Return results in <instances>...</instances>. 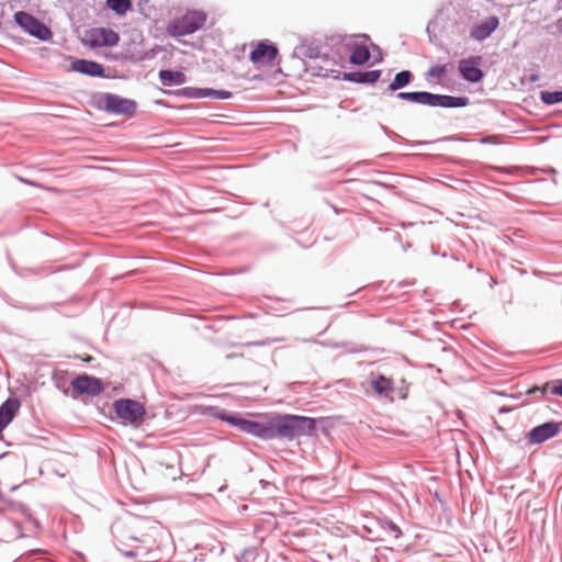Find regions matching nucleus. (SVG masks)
<instances>
[{
    "instance_id": "obj_4",
    "label": "nucleus",
    "mask_w": 562,
    "mask_h": 562,
    "mask_svg": "<svg viewBox=\"0 0 562 562\" xmlns=\"http://www.w3.org/2000/svg\"><path fill=\"white\" fill-rule=\"evenodd\" d=\"M120 41V35L106 27H94L85 33L82 42L85 45L95 47H111L115 46Z\"/></svg>"
},
{
    "instance_id": "obj_1",
    "label": "nucleus",
    "mask_w": 562,
    "mask_h": 562,
    "mask_svg": "<svg viewBox=\"0 0 562 562\" xmlns=\"http://www.w3.org/2000/svg\"><path fill=\"white\" fill-rule=\"evenodd\" d=\"M271 438L292 439L297 436L311 435L316 428V420L297 415H274L269 417Z\"/></svg>"
},
{
    "instance_id": "obj_9",
    "label": "nucleus",
    "mask_w": 562,
    "mask_h": 562,
    "mask_svg": "<svg viewBox=\"0 0 562 562\" xmlns=\"http://www.w3.org/2000/svg\"><path fill=\"white\" fill-rule=\"evenodd\" d=\"M71 387L80 395L87 394L92 396L101 394L104 390L103 383L99 378L87 374H81L75 378L71 381Z\"/></svg>"
},
{
    "instance_id": "obj_3",
    "label": "nucleus",
    "mask_w": 562,
    "mask_h": 562,
    "mask_svg": "<svg viewBox=\"0 0 562 562\" xmlns=\"http://www.w3.org/2000/svg\"><path fill=\"white\" fill-rule=\"evenodd\" d=\"M114 412L116 416L125 424H131L135 427L139 426L145 415L144 406L134 400H117L114 402Z\"/></svg>"
},
{
    "instance_id": "obj_30",
    "label": "nucleus",
    "mask_w": 562,
    "mask_h": 562,
    "mask_svg": "<svg viewBox=\"0 0 562 562\" xmlns=\"http://www.w3.org/2000/svg\"><path fill=\"white\" fill-rule=\"evenodd\" d=\"M557 24L559 30L562 31V18L558 20Z\"/></svg>"
},
{
    "instance_id": "obj_13",
    "label": "nucleus",
    "mask_w": 562,
    "mask_h": 562,
    "mask_svg": "<svg viewBox=\"0 0 562 562\" xmlns=\"http://www.w3.org/2000/svg\"><path fill=\"white\" fill-rule=\"evenodd\" d=\"M499 20L497 16H490L479 24L472 26L470 35L476 41H484L492 35V33L498 27Z\"/></svg>"
},
{
    "instance_id": "obj_15",
    "label": "nucleus",
    "mask_w": 562,
    "mask_h": 562,
    "mask_svg": "<svg viewBox=\"0 0 562 562\" xmlns=\"http://www.w3.org/2000/svg\"><path fill=\"white\" fill-rule=\"evenodd\" d=\"M469 100L465 97L440 95L431 93L429 99L430 106L442 108H462L468 104Z\"/></svg>"
},
{
    "instance_id": "obj_18",
    "label": "nucleus",
    "mask_w": 562,
    "mask_h": 562,
    "mask_svg": "<svg viewBox=\"0 0 562 562\" xmlns=\"http://www.w3.org/2000/svg\"><path fill=\"white\" fill-rule=\"evenodd\" d=\"M371 385L375 393L379 395L389 396L393 392L392 380L383 375H373L371 380Z\"/></svg>"
},
{
    "instance_id": "obj_12",
    "label": "nucleus",
    "mask_w": 562,
    "mask_h": 562,
    "mask_svg": "<svg viewBox=\"0 0 562 562\" xmlns=\"http://www.w3.org/2000/svg\"><path fill=\"white\" fill-rule=\"evenodd\" d=\"M20 408V401L16 397H9L0 406V440L3 439V429L13 420Z\"/></svg>"
},
{
    "instance_id": "obj_26",
    "label": "nucleus",
    "mask_w": 562,
    "mask_h": 562,
    "mask_svg": "<svg viewBox=\"0 0 562 562\" xmlns=\"http://www.w3.org/2000/svg\"><path fill=\"white\" fill-rule=\"evenodd\" d=\"M21 514L24 516V520L21 521V524L25 525L26 530H30V526H32L33 529H37L40 527V522L37 521V519L34 518L30 513L22 509Z\"/></svg>"
},
{
    "instance_id": "obj_23",
    "label": "nucleus",
    "mask_w": 562,
    "mask_h": 562,
    "mask_svg": "<svg viewBox=\"0 0 562 562\" xmlns=\"http://www.w3.org/2000/svg\"><path fill=\"white\" fill-rule=\"evenodd\" d=\"M106 4L117 15H124L126 12L132 10L131 0H108Z\"/></svg>"
},
{
    "instance_id": "obj_10",
    "label": "nucleus",
    "mask_w": 562,
    "mask_h": 562,
    "mask_svg": "<svg viewBox=\"0 0 562 562\" xmlns=\"http://www.w3.org/2000/svg\"><path fill=\"white\" fill-rule=\"evenodd\" d=\"M481 57H470L459 61V72L462 78L470 82H479L483 78V71L479 68Z\"/></svg>"
},
{
    "instance_id": "obj_24",
    "label": "nucleus",
    "mask_w": 562,
    "mask_h": 562,
    "mask_svg": "<svg viewBox=\"0 0 562 562\" xmlns=\"http://www.w3.org/2000/svg\"><path fill=\"white\" fill-rule=\"evenodd\" d=\"M540 99L546 104L562 102V91H541Z\"/></svg>"
},
{
    "instance_id": "obj_6",
    "label": "nucleus",
    "mask_w": 562,
    "mask_h": 562,
    "mask_svg": "<svg viewBox=\"0 0 562 562\" xmlns=\"http://www.w3.org/2000/svg\"><path fill=\"white\" fill-rule=\"evenodd\" d=\"M278 53L279 50L276 45L268 41H261L256 44V47L249 55V59L258 68L272 66Z\"/></svg>"
},
{
    "instance_id": "obj_31",
    "label": "nucleus",
    "mask_w": 562,
    "mask_h": 562,
    "mask_svg": "<svg viewBox=\"0 0 562 562\" xmlns=\"http://www.w3.org/2000/svg\"><path fill=\"white\" fill-rule=\"evenodd\" d=\"M82 360L86 361V362H89V361L92 360V357L91 356H87V357L82 358Z\"/></svg>"
},
{
    "instance_id": "obj_28",
    "label": "nucleus",
    "mask_w": 562,
    "mask_h": 562,
    "mask_svg": "<svg viewBox=\"0 0 562 562\" xmlns=\"http://www.w3.org/2000/svg\"><path fill=\"white\" fill-rule=\"evenodd\" d=\"M380 75H381L380 70H371V71L363 72V76L360 79V82L373 83L379 80Z\"/></svg>"
},
{
    "instance_id": "obj_16",
    "label": "nucleus",
    "mask_w": 562,
    "mask_h": 562,
    "mask_svg": "<svg viewBox=\"0 0 562 562\" xmlns=\"http://www.w3.org/2000/svg\"><path fill=\"white\" fill-rule=\"evenodd\" d=\"M71 68L75 71L90 76H102L104 72V68L100 64L85 59L74 60Z\"/></svg>"
},
{
    "instance_id": "obj_20",
    "label": "nucleus",
    "mask_w": 562,
    "mask_h": 562,
    "mask_svg": "<svg viewBox=\"0 0 562 562\" xmlns=\"http://www.w3.org/2000/svg\"><path fill=\"white\" fill-rule=\"evenodd\" d=\"M370 50L366 45H353L351 48L350 63L363 65L370 59Z\"/></svg>"
},
{
    "instance_id": "obj_14",
    "label": "nucleus",
    "mask_w": 562,
    "mask_h": 562,
    "mask_svg": "<svg viewBox=\"0 0 562 562\" xmlns=\"http://www.w3.org/2000/svg\"><path fill=\"white\" fill-rule=\"evenodd\" d=\"M106 109L119 114H133L136 111V103L133 100L123 99L117 95H108L105 100Z\"/></svg>"
},
{
    "instance_id": "obj_2",
    "label": "nucleus",
    "mask_w": 562,
    "mask_h": 562,
    "mask_svg": "<svg viewBox=\"0 0 562 562\" xmlns=\"http://www.w3.org/2000/svg\"><path fill=\"white\" fill-rule=\"evenodd\" d=\"M205 22V12L201 10H191L170 21L167 26V32L173 37L184 36L202 29Z\"/></svg>"
},
{
    "instance_id": "obj_25",
    "label": "nucleus",
    "mask_w": 562,
    "mask_h": 562,
    "mask_svg": "<svg viewBox=\"0 0 562 562\" xmlns=\"http://www.w3.org/2000/svg\"><path fill=\"white\" fill-rule=\"evenodd\" d=\"M447 70H448L447 65H435V66L430 67L429 70L427 71V77L431 78V79L440 78L441 76H443L447 72Z\"/></svg>"
},
{
    "instance_id": "obj_29",
    "label": "nucleus",
    "mask_w": 562,
    "mask_h": 562,
    "mask_svg": "<svg viewBox=\"0 0 562 562\" xmlns=\"http://www.w3.org/2000/svg\"><path fill=\"white\" fill-rule=\"evenodd\" d=\"M363 72H349L345 74V79H348L350 81L360 82V79L362 78Z\"/></svg>"
},
{
    "instance_id": "obj_17",
    "label": "nucleus",
    "mask_w": 562,
    "mask_h": 562,
    "mask_svg": "<svg viewBox=\"0 0 562 562\" xmlns=\"http://www.w3.org/2000/svg\"><path fill=\"white\" fill-rule=\"evenodd\" d=\"M159 78L164 86L171 87L183 85L187 80L182 71L160 70Z\"/></svg>"
},
{
    "instance_id": "obj_22",
    "label": "nucleus",
    "mask_w": 562,
    "mask_h": 562,
    "mask_svg": "<svg viewBox=\"0 0 562 562\" xmlns=\"http://www.w3.org/2000/svg\"><path fill=\"white\" fill-rule=\"evenodd\" d=\"M412 80V74L408 70H403L395 75L394 80L390 83L389 89L396 91L407 86Z\"/></svg>"
},
{
    "instance_id": "obj_21",
    "label": "nucleus",
    "mask_w": 562,
    "mask_h": 562,
    "mask_svg": "<svg viewBox=\"0 0 562 562\" xmlns=\"http://www.w3.org/2000/svg\"><path fill=\"white\" fill-rule=\"evenodd\" d=\"M397 98L414 103L429 105V99L431 98L430 92H400Z\"/></svg>"
},
{
    "instance_id": "obj_27",
    "label": "nucleus",
    "mask_w": 562,
    "mask_h": 562,
    "mask_svg": "<svg viewBox=\"0 0 562 562\" xmlns=\"http://www.w3.org/2000/svg\"><path fill=\"white\" fill-rule=\"evenodd\" d=\"M199 97H207V95H215L218 99H228L232 97V93L228 91H213V90H200L198 93Z\"/></svg>"
},
{
    "instance_id": "obj_8",
    "label": "nucleus",
    "mask_w": 562,
    "mask_h": 562,
    "mask_svg": "<svg viewBox=\"0 0 562 562\" xmlns=\"http://www.w3.org/2000/svg\"><path fill=\"white\" fill-rule=\"evenodd\" d=\"M223 419L232 425L238 426L245 432L266 439L271 438L269 418L263 423L247 420L234 416L223 417Z\"/></svg>"
},
{
    "instance_id": "obj_7",
    "label": "nucleus",
    "mask_w": 562,
    "mask_h": 562,
    "mask_svg": "<svg viewBox=\"0 0 562 562\" xmlns=\"http://www.w3.org/2000/svg\"><path fill=\"white\" fill-rule=\"evenodd\" d=\"M162 537L164 531L161 527L157 525H145L143 528H140L139 535L133 537V539L138 541L143 549L153 551L160 548Z\"/></svg>"
},
{
    "instance_id": "obj_19",
    "label": "nucleus",
    "mask_w": 562,
    "mask_h": 562,
    "mask_svg": "<svg viewBox=\"0 0 562 562\" xmlns=\"http://www.w3.org/2000/svg\"><path fill=\"white\" fill-rule=\"evenodd\" d=\"M538 391H540L542 395L552 394L562 397V379L549 381L541 387L535 386L528 391V394H532Z\"/></svg>"
},
{
    "instance_id": "obj_5",
    "label": "nucleus",
    "mask_w": 562,
    "mask_h": 562,
    "mask_svg": "<svg viewBox=\"0 0 562 562\" xmlns=\"http://www.w3.org/2000/svg\"><path fill=\"white\" fill-rule=\"evenodd\" d=\"M14 20L27 33L40 40L45 41L52 35L50 30L46 25L26 12H16L14 14Z\"/></svg>"
},
{
    "instance_id": "obj_11",
    "label": "nucleus",
    "mask_w": 562,
    "mask_h": 562,
    "mask_svg": "<svg viewBox=\"0 0 562 562\" xmlns=\"http://www.w3.org/2000/svg\"><path fill=\"white\" fill-rule=\"evenodd\" d=\"M560 430V425L554 422L544 423L535 427L529 432L530 443H541L552 437H554Z\"/></svg>"
}]
</instances>
